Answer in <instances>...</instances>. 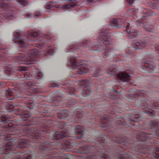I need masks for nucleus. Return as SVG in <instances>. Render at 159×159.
<instances>
[{
	"instance_id": "f257e3e1",
	"label": "nucleus",
	"mask_w": 159,
	"mask_h": 159,
	"mask_svg": "<svg viewBox=\"0 0 159 159\" xmlns=\"http://www.w3.org/2000/svg\"><path fill=\"white\" fill-rule=\"evenodd\" d=\"M24 32L16 31L13 33L14 43L19 44L20 47L25 48L29 45L36 48L26 52L18 53L14 56L15 62L20 64L30 65L35 60L36 57L43 55L52 56L56 52V44L51 46L52 36L49 34H43L38 32H28L26 36Z\"/></svg>"
},
{
	"instance_id": "f03ea898",
	"label": "nucleus",
	"mask_w": 159,
	"mask_h": 159,
	"mask_svg": "<svg viewBox=\"0 0 159 159\" xmlns=\"http://www.w3.org/2000/svg\"><path fill=\"white\" fill-rule=\"evenodd\" d=\"M97 41L91 42L89 40H84L75 45H69L66 47L65 52L68 54V65L71 69L75 70L72 77L76 78L78 75L86 74L89 71L86 67L87 61L81 60H78L73 55V52H80L84 47L89 48V50L100 52L102 51V56L107 58L112 55V50L109 46L111 44V39L109 31H100Z\"/></svg>"
},
{
	"instance_id": "7ed1b4c3",
	"label": "nucleus",
	"mask_w": 159,
	"mask_h": 159,
	"mask_svg": "<svg viewBox=\"0 0 159 159\" xmlns=\"http://www.w3.org/2000/svg\"><path fill=\"white\" fill-rule=\"evenodd\" d=\"M126 94L128 97L124 96V98L126 100L130 102H133L134 100H137L141 102L142 105L143 106V108L145 110H148L151 111H147L145 112L147 115L149 116H155L156 113L152 109L157 110L159 109V102L152 101L150 102L148 100H144L142 98L148 96V92L145 90H139L135 92V94L129 91Z\"/></svg>"
},
{
	"instance_id": "20e7f679",
	"label": "nucleus",
	"mask_w": 159,
	"mask_h": 159,
	"mask_svg": "<svg viewBox=\"0 0 159 159\" xmlns=\"http://www.w3.org/2000/svg\"><path fill=\"white\" fill-rule=\"evenodd\" d=\"M103 71L99 68H97L95 70H92L91 72L92 77L89 78V80L85 79L79 81L78 84L84 88L82 92V95L83 96L87 97L91 95L92 91L90 85L92 83H94V82L92 81L94 80L93 77L98 76L103 74Z\"/></svg>"
},
{
	"instance_id": "39448f33",
	"label": "nucleus",
	"mask_w": 159,
	"mask_h": 159,
	"mask_svg": "<svg viewBox=\"0 0 159 159\" xmlns=\"http://www.w3.org/2000/svg\"><path fill=\"white\" fill-rule=\"evenodd\" d=\"M43 74L42 72L38 71L35 74V77L37 78L33 80L26 81L21 84V87H22V91L19 90L20 92H18L20 94H25L26 91H28L30 92V95H32L33 94H35L38 92V89L39 87L36 84L35 82L38 80L41 79ZM27 95H30L29 94H26Z\"/></svg>"
},
{
	"instance_id": "423d86ee",
	"label": "nucleus",
	"mask_w": 159,
	"mask_h": 159,
	"mask_svg": "<svg viewBox=\"0 0 159 159\" xmlns=\"http://www.w3.org/2000/svg\"><path fill=\"white\" fill-rule=\"evenodd\" d=\"M111 25L117 28L125 27L126 33L128 34L127 37L129 39H131L135 38L139 34V33L136 30H134V31L130 30L129 29V24L127 22L125 21V20L122 17L118 19H113L111 21Z\"/></svg>"
},
{
	"instance_id": "0eeeda50",
	"label": "nucleus",
	"mask_w": 159,
	"mask_h": 159,
	"mask_svg": "<svg viewBox=\"0 0 159 159\" xmlns=\"http://www.w3.org/2000/svg\"><path fill=\"white\" fill-rule=\"evenodd\" d=\"M148 39L146 38L142 40H135L132 43V45L126 49V54L125 55L126 58L125 60H127L130 57V54L133 50L135 49H141L143 48H145L148 44Z\"/></svg>"
},
{
	"instance_id": "6e6552de",
	"label": "nucleus",
	"mask_w": 159,
	"mask_h": 159,
	"mask_svg": "<svg viewBox=\"0 0 159 159\" xmlns=\"http://www.w3.org/2000/svg\"><path fill=\"white\" fill-rule=\"evenodd\" d=\"M131 116H132V118H128L124 121L122 119L120 120H117L116 121V124L124 126L125 128L134 126V123L138 122L140 120L139 117V116L137 114L134 113L132 114Z\"/></svg>"
},
{
	"instance_id": "1a4fd4ad",
	"label": "nucleus",
	"mask_w": 159,
	"mask_h": 159,
	"mask_svg": "<svg viewBox=\"0 0 159 159\" xmlns=\"http://www.w3.org/2000/svg\"><path fill=\"white\" fill-rule=\"evenodd\" d=\"M100 126L102 128L107 127L110 126V117L109 116L104 115L103 116L100 115Z\"/></svg>"
},
{
	"instance_id": "9d476101",
	"label": "nucleus",
	"mask_w": 159,
	"mask_h": 159,
	"mask_svg": "<svg viewBox=\"0 0 159 159\" xmlns=\"http://www.w3.org/2000/svg\"><path fill=\"white\" fill-rule=\"evenodd\" d=\"M26 70H27V68L25 67L20 66L18 67V69H17V71L19 72H18V76H20L18 77V78L20 80H29V76L27 75V74H25V71Z\"/></svg>"
},
{
	"instance_id": "9b49d317",
	"label": "nucleus",
	"mask_w": 159,
	"mask_h": 159,
	"mask_svg": "<svg viewBox=\"0 0 159 159\" xmlns=\"http://www.w3.org/2000/svg\"><path fill=\"white\" fill-rule=\"evenodd\" d=\"M152 61V59L148 57L143 60L141 64V66L144 68L152 69L154 68V66L151 63Z\"/></svg>"
},
{
	"instance_id": "f8f14e48",
	"label": "nucleus",
	"mask_w": 159,
	"mask_h": 159,
	"mask_svg": "<svg viewBox=\"0 0 159 159\" xmlns=\"http://www.w3.org/2000/svg\"><path fill=\"white\" fill-rule=\"evenodd\" d=\"M82 117V111L80 110H76L72 114L71 121L74 123H80L81 121Z\"/></svg>"
},
{
	"instance_id": "ddd939ff",
	"label": "nucleus",
	"mask_w": 159,
	"mask_h": 159,
	"mask_svg": "<svg viewBox=\"0 0 159 159\" xmlns=\"http://www.w3.org/2000/svg\"><path fill=\"white\" fill-rule=\"evenodd\" d=\"M136 21L142 25V26L145 29V30L149 32H154V25H150L149 23H144L143 21L141 20H137Z\"/></svg>"
},
{
	"instance_id": "4468645a",
	"label": "nucleus",
	"mask_w": 159,
	"mask_h": 159,
	"mask_svg": "<svg viewBox=\"0 0 159 159\" xmlns=\"http://www.w3.org/2000/svg\"><path fill=\"white\" fill-rule=\"evenodd\" d=\"M116 75L120 79L125 82L128 83L130 80V76L127 72H121L116 74Z\"/></svg>"
},
{
	"instance_id": "2eb2a0df",
	"label": "nucleus",
	"mask_w": 159,
	"mask_h": 159,
	"mask_svg": "<svg viewBox=\"0 0 159 159\" xmlns=\"http://www.w3.org/2000/svg\"><path fill=\"white\" fill-rule=\"evenodd\" d=\"M107 74L111 75H114L117 73L116 66L112 63H111L106 69Z\"/></svg>"
},
{
	"instance_id": "dca6fc26",
	"label": "nucleus",
	"mask_w": 159,
	"mask_h": 159,
	"mask_svg": "<svg viewBox=\"0 0 159 159\" xmlns=\"http://www.w3.org/2000/svg\"><path fill=\"white\" fill-rule=\"evenodd\" d=\"M141 12L143 14V16L141 19H143L145 17L148 16H153L155 15L154 12L152 10H150L147 8H141Z\"/></svg>"
},
{
	"instance_id": "f3484780",
	"label": "nucleus",
	"mask_w": 159,
	"mask_h": 159,
	"mask_svg": "<svg viewBox=\"0 0 159 159\" xmlns=\"http://www.w3.org/2000/svg\"><path fill=\"white\" fill-rule=\"evenodd\" d=\"M57 116L59 119H63L67 117L69 115V112L65 109L58 110L57 112Z\"/></svg>"
},
{
	"instance_id": "a211bd4d",
	"label": "nucleus",
	"mask_w": 159,
	"mask_h": 159,
	"mask_svg": "<svg viewBox=\"0 0 159 159\" xmlns=\"http://www.w3.org/2000/svg\"><path fill=\"white\" fill-rule=\"evenodd\" d=\"M77 5V2L75 0H69L65 5L62 6V8L65 9L72 8Z\"/></svg>"
},
{
	"instance_id": "6ab92c4d",
	"label": "nucleus",
	"mask_w": 159,
	"mask_h": 159,
	"mask_svg": "<svg viewBox=\"0 0 159 159\" xmlns=\"http://www.w3.org/2000/svg\"><path fill=\"white\" fill-rule=\"evenodd\" d=\"M57 2L56 1L54 2H50L49 3H47L45 6V8L47 9H51V10H52L54 7L56 8H59V7L55 4Z\"/></svg>"
},
{
	"instance_id": "aec40b11",
	"label": "nucleus",
	"mask_w": 159,
	"mask_h": 159,
	"mask_svg": "<svg viewBox=\"0 0 159 159\" xmlns=\"http://www.w3.org/2000/svg\"><path fill=\"white\" fill-rule=\"evenodd\" d=\"M154 2H150L149 3L150 7L154 9H158L159 7V0H151Z\"/></svg>"
},
{
	"instance_id": "412c9836",
	"label": "nucleus",
	"mask_w": 159,
	"mask_h": 159,
	"mask_svg": "<svg viewBox=\"0 0 159 159\" xmlns=\"http://www.w3.org/2000/svg\"><path fill=\"white\" fill-rule=\"evenodd\" d=\"M77 101L76 100L73 98L70 99L67 101H66L64 102V105L66 106H71L76 103Z\"/></svg>"
},
{
	"instance_id": "4be33fe9",
	"label": "nucleus",
	"mask_w": 159,
	"mask_h": 159,
	"mask_svg": "<svg viewBox=\"0 0 159 159\" xmlns=\"http://www.w3.org/2000/svg\"><path fill=\"white\" fill-rule=\"evenodd\" d=\"M52 100L58 102V104L57 105V106H60V105L62 104L63 103L62 100L61 99L60 96H58V95H56V97L53 96V98H52Z\"/></svg>"
},
{
	"instance_id": "5701e85b",
	"label": "nucleus",
	"mask_w": 159,
	"mask_h": 159,
	"mask_svg": "<svg viewBox=\"0 0 159 159\" xmlns=\"http://www.w3.org/2000/svg\"><path fill=\"white\" fill-rule=\"evenodd\" d=\"M41 15V13L40 12H36V13L35 14L27 13L26 14L25 17L26 18H30V17H34L36 18H37V16H40Z\"/></svg>"
},
{
	"instance_id": "b1692460",
	"label": "nucleus",
	"mask_w": 159,
	"mask_h": 159,
	"mask_svg": "<svg viewBox=\"0 0 159 159\" xmlns=\"http://www.w3.org/2000/svg\"><path fill=\"white\" fill-rule=\"evenodd\" d=\"M75 91V89L71 87H68V92L70 94H72Z\"/></svg>"
},
{
	"instance_id": "393cba45",
	"label": "nucleus",
	"mask_w": 159,
	"mask_h": 159,
	"mask_svg": "<svg viewBox=\"0 0 159 159\" xmlns=\"http://www.w3.org/2000/svg\"><path fill=\"white\" fill-rule=\"evenodd\" d=\"M89 116H91L89 118L90 119H93L94 121H95L97 120V117L94 116H95V114H94L93 113H92V114L89 115Z\"/></svg>"
},
{
	"instance_id": "a878e982",
	"label": "nucleus",
	"mask_w": 159,
	"mask_h": 159,
	"mask_svg": "<svg viewBox=\"0 0 159 159\" xmlns=\"http://www.w3.org/2000/svg\"><path fill=\"white\" fill-rule=\"evenodd\" d=\"M102 0H86V2H88V3H95L97 1H100Z\"/></svg>"
},
{
	"instance_id": "bb28decb",
	"label": "nucleus",
	"mask_w": 159,
	"mask_h": 159,
	"mask_svg": "<svg viewBox=\"0 0 159 159\" xmlns=\"http://www.w3.org/2000/svg\"><path fill=\"white\" fill-rule=\"evenodd\" d=\"M155 50L157 51V53L159 54V44L155 45Z\"/></svg>"
},
{
	"instance_id": "cd10ccee",
	"label": "nucleus",
	"mask_w": 159,
	"mask_h": 159,
	"mask_svg": "<svg viewBox=\"0 0 159 159\" xmlns=\"http://www.w3.org/2000/svg\"><path fill=\"white\" fill-rule=\"evenodd\" d=\"M58 84L57 83H55V84H51V87H55L58 86Z\"/></svg>"
},
{
	"instance_id": "c85d7f7f",
	"label": "nucleus",
	"mask_w": 159,
	"mask_h": 159,
	"mask_svg": "<svg viewBox=\"0 0 159 159\" xmlns=\"http://www.w3.org/2000/svg\"><path fill=\"white\" fill-rule=\"evenodd\" d=\"M134 1V0H126V1L128 3L130 4H132Z\"/></svg>"
},
{
	"instance_id": "c756f323",
	"label": "nucleus",
	"mask_w": 159,
	"mask_h": 159,
	"mask_svg": "<svg viewBox=\"0 0 159 159\" xmlns=\"http://www.w3.org/2000/svg\"><path fill=\"white\" fill-rule=\"evenodd\" d=\"M132 11H133V12H135V13H136L137 12V11H136V10H135L134 9H132Z\"/></svg>"
},
{
	"instance_id": "7c9ffc66",
	"label": "nucleus",
	"mask_w": 159,
	"mask_h": 159,
	"mask_svg": "<svg viewBox=\"0 0 159 159\" xmlns=\"http://www.w3.org/2000/svg\"><path fill=\"white\" fill-rule=\"evenodd\" d=\"M157 29L159 30V24L157 25Z\"/></svg>"
},
{
	"instance_id": "2f4dec72",
	"label": "nucleus",
	"mask_w": 159,
	"mask_h": 159,
	"mask_svg": "<svg viewBox=\"0 0 159 159\" xmlns=\"http://www.w3.org/2000/svg\"><path fill=\"white\" fill-rule=\"evenodd\" d=\"M100 114V112H98V113H97V114H96V115H99V114Z\"/></svg>"
},
{
	"instance_id": "473e14b6",
	"label": "nucleus",
	"mask_w": 159,
	"mask_h": 159,
	"mask_svg": "<svg viewBox=\"0 0 159 159\" xmlns=\"http://www.w3.org/2000/svg\"><path fill=\"white\" fill-rule=\"evenodd\" d=\"M114 91L116 93H117V91L116 90H114Z\"/></svg>"
},
{
	"instance_id": "72a5a7b5",
	"label": "nucleus",
	"mask_w": 159,
	"mask_h": 159,
	"mask_svg": "<svg viewBox=\"0 0 159 159\" xmlns=\"http://www.w3.org/2000/svg\"><path fill=\"white\" fill-rule=\"evenodd\" d=\"M111 61H113V60L112 59V60H111Z\"/></svg>"
},
{
	"instance_id": "f704fd0d",
	"label": "nucleus",
	"mask_w": 159,
	"mask_h": 159,
	"mask_svg": "<svg viewBox=\"0 0 159 159\" xmlns=\"http://www.w3.org/2000/svg\"><path fill=\"white\" fill-rule=\"evenodd\" d=\"M116 106L117 107V105H116Z\"/></svg>"
}]
</instances>
